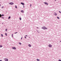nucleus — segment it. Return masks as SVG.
Wrapping results in <instances>:
<instances>
[{"label": "nucleus", "instance_id": "obj_36", "mask_svg": "<svg viewBox=\"0 0 61 61\" xmlns=\"http://www.w3.org/2000/svg\"><path fill=\"white\" fill-rule=\"evenodd\" d=\"M37 28H38V27H37Z\"/></svg>", "mask_w": 61, "mask_h": 61}, {"label": "nucleus", "instance_id": "obj_14", "mask_svg": "<svg viewBox=\"0 0 61 61\" xmlns=\"http://www.w3.org/2000/svg\"><path fill=\"white\" fill-rule=\"evenodd\" d=\"M1 36L2 37H3V35L2 34H1Z\"/></svg>", "mask_w": 61, "mask_h": 61}, {"label": "nucleus", "instance_id": "obj_4", "mask_svg": "<svg viewBox=\"0 0 61 61\" xmlns=\"http://www.w3.org/2000/svg\"><path fill=\"white\" fill-rule=\"evenodd\" d=\"M4 59L5 60V61H8V60L7 59Z\"/></svg>", "mask_w": 61, "mask_h": 61}, {"label": "nucleus", "instance_id": "obj_15", "mask_svg": "<svg viewBox=\"0 0 61 61\" xmlns=\"http://www.w3.org/2000/svg\"><path fill=\"white\" fill-rule=\"evenodd\" d=\"M3 46H2V45H0V47H2Z\"/></svg>", "mask_w": 61, "mask_h": 61}, {"label": "nucleus", "instance_id": "obj_32", "mask_svg": "<svg viewBox=\"0 0 61 61\" xmlns=\"http://www.w3.org/2000/svg\"><path fill=\"white\" fill-rule=\"evenodd\" d=\"M0 61H2V60H0Z\"/></svg>", "mask_w": 61, "mask_h": 61}, {"label": "nucleus", "instance_id": "obj_38", "mask_svg": "<svg viewBox=\"0 0 61 61\" xmlns=\"http://www.w3.org/2000/svg\"><path fill=\"white\" fill-rule=\"evenodd\" d=\"M2 24H3L4 23H2Z\"/></svg>", "mask_w": 61, "mask_h": 61}, {"label": "nucleus", "instance_id": "obj_31", "mask_svg": "<svg viewBox=\"0 0 61 61\" xmlns=\"http://www.w3.org/2000/svg\"><path fill=\"white\" fill-rule=\"evenodd\" d=\"M25 38H26V37L25 36Z\"/></svg>", "mask_w": 61, "mask_h": 61}, {"label": "nucleus", "instance_id": "obj_6", "mask_svg": "<svg viewBox=\"0 0 61 61\" xmlns=\"http://www.w3.org/2000/svg\"><path fill=\"white\" fill-rule=\"evenodd\" d=\"M21 4L22 5H25V4L24 3L22 2L21 3Z\"/></svg>", "mask_w": 61, "mask_h": 61}, {"label": "nucleus", "instance_id": "obj_19", "mask_svg": "<svg viewBox=\"0 0 61 61\" xmlns=\"http://www.w3.org/2000/svg\"><path fill=\"white\" fill-rule=\"evenodd\" d=\"M15 8H17V6H15Z\"/></svg>", "mask_w": 61, "mask_h": 61}, {"label": "nucleus", "instance_id": "obj_17", "mask_svg": "<svg viewBox=\"0 0 61 61\" xmlns=\"http://www.w3.org/2000/svg\"><path fill=\"white\" fill-rule=\"evenodd\" d=\"M1 16H4V14H2L1 15Z\"/></svg>", "mask_w": 61, "mask_h": 61}, {"label": "nucleus", "instance_id": "obj_29", "mask_svg": "<svg viewBox=\"0 0 61 61\" xmlns=\"http://www.w3.org/2000/svg\"><path fill=\"white\" fill-rule=\"evenodd\" d=\"M23 7L24 8L25 7V6H24V5H23Z\"/></svg>", "mask_w": 61, "mask_h": 61}, {"label": "nucleus", "instance_id": "obj_28", "mask_svg": "<svg viewBox=\"0 0 61 61\" xmlns=\"http://www.w3.org/2000/svg\"><path fill=\"white\" fill-rule=\"evenodd\" d=\"M4 8V6H3L2 7V8Z\"/></svg>", "mask_w": 61, "mask_h": 61}, {"label": "nucleus", "instance_id": "obj_20", "mask_svg": "<svg viewBox=\"0 0 61 61\" xmlns=\"http://www.w3.org/2000/svg\"><path fill=\"white\" fill-rule=\"evenodd\" d=\"M57 18L58 19H59V17H57Z\"/></svg>", "mask_w": 61, "mask_h": 61}, {"label": "nucleus", "instance_id": "obj_1", "mask_svg": "<svg viewBox=\"0 0 61 61\" xmlns=\"http://www.w3.org/2000/svg\"><path fill=\"white\" fill-rule=\"evenodd\" d=\"M42 29H47V28L45 26H43L42 27Z\"/></svg>", "mask_w": 61, "mask_h": 61}, {"label": "nucleus", "instance_id": "obj_5", "mask_svg": "<svg viewBox=\"0 0 61 61\" xmlns=\"http://www.w3.org/2000/svg\"><path fill=\"white\" fill-rule=\"evenodd\" d=\"M44 4H46V5H48V3L46 2H44Z\"/></svg>", "mask_w": 61, "mask_h": 61}, {"label": "nucleus", "instance_id": "obj_2", "mask_svg": "<svg viewBox=\"0 0 61 61\" xmlns=\"http://www.w3.org/2000/svg\"><path fill=\"white\" fill-rule=\"evenodd\" d=\"M49 47H51L52 46V45H51V44H49L48 45Z\"/></svg>", "mask_w": 61, "mask_h": 61}, {"label": "nucleus", "instance_id": "obj_24", "mask_svg": "<svg viewBox=\"0 0 61 61\" xmlns=\"http://www.w3.org/2000/svg\"><path fill=\"white\" fill-rule=\"evenodd\" d=\"M59 13H60L61 14V12H60V11H59Z\"/></svg>", "mask_w": 61, "mask_h": 61}, {"label": "nucleus", "instance_id": "obj_22", "mask_svg": "<svg viewBox=\"0 0 61 61\" xmlns=\"http://www.w3.org/2000/svg\"><path fill=\"white\" fill-rule=\"evenodd\" d=\"M5 35L7 36V34L6 33H5Z\"/></svg>", "mask_w": 61, "mask_h": 61}, {"label": "nucleus", "instance_id": "obj_23", "mask_svg": "<svg viewBox=\"0 0 61 61\" xmlns=\"http://www.w3.org/2000/svg\"><path fill=\"white\" fill-rule=\"evenodd\" d=\"M1 14H0V17H1Z\"/></svg>", "mask_w": 61, "mask_h": 61}, {"label": "nucleus", "instance_id": "obj_10", "mask_svg": "<svg viewBox=\"0 0 61 61\" xmlns=\"http://www.w3.org/2000/svg\"><path fill=\"white\" fill-rule=\"evenodd\" d=\"M29 47H31V45L30 44H29Z\"/></svg>", "mask_w": 61, "mask_h": 61}, {"label": "nucleus", "instance_id": "obj_37", "mask_svg": "<svg viewBox=\"0 0 61 61\" xmlns=\"http://www.w3.org/2000/svg\"><path fill=\"white\" fill-rule=\"evenodd\" d=\"M0 6H1V4H0Z\"/></svg>", "mask_w": 61, "mask_h": 61}, {"label": "nucleus", "instance_id": "obj_13", "mask_svg": "<svg viewBox=\"0 0 61 61\" xmlns=\"http://www.w3.org/2000/svg\"><path fill=\"white\" fill-rule=\"evenodd\" d=\"M20 20H21L22 19L21 18V17H20Z\"/></svg>", "mask_w": 61, "mask_h": 61}, {"label": "nucleus", "instance_id": "obj_9", "mask_svg": "<svg viewBox=\"0 0 61 61\" xmlns=\"http://www.w3.org/2000/svg\"><path fill=\"white\" fill-rule=\"evenodd\" d=\"M54 15H57V14H56V13H55V14H54Z\"/></svg>", "mask_w": 61, "mask_h": 61}, {"label": "nucleus", "instance_id": "obj_8", "mask_svg": "<svg viewBox=\"0 0 61 61\" xmlns=\"http://www.w3.org/2000/svg\"><path fill=\"white\" fill-rule=\"evenodd\" d=\"M21 12L22 13H24V11L23 10H21Z\"/></svg>", "mask_w": 61, "mask_h": 61}, {"label": "nucleus", "instance_id": "obj_18", "mask_svg": "<svg viewBox=\"0 0 61 61\" xmlns=\"http://www.w3.org/2000/svg\"><path fill=\"white\" fill-rule=\"evenodd\" d=\"M5 31H7V29H5Z\"/></svg>", "mask_w": 61, "mask_h": 61}, {"label": "nucleus", "instance_id": "obj_35", "mask_svg": "<svg viewBox=\"0 0 61 61\" xmlns=\"http://www.w3.org/2000/svg\"><path fill=\"white\" fill-rule=\"evenodd\" d=\"M22 39V37L21 38V39Z\"/></svg>", "mask_w": 61, "mask_h": 61}, {"label": "nucleus", "instance_id": "obj_30", "mask_svg": "<svg viewBox=\"0 0 61 61\" xmlns=\"http://www.w3.org/2000/svg\"><path fill=\"white\" fill-rule=\"evenodd\" d=\"M2 18H4L3 17H2Z\"/></svg>", "mask_w": 61, "mask_h": 61}, {"label": "nucleus", "instance_id": "obj_11", "mask_svg": "<svg viewBox=\"0 0 61 61\" xmlns=\"http://www.w3.org/2000/svg\"><path fill=\"white\" fill-rule=\"evenodd\" d=\"M37 61H40V60H39V59H37Z\"/></svg>", "mask_w": 61, "mask_h": 61}, {"label": "nucleus", "instance_id": "obj_21", "mask_svg": "<svg viewBox=\"0 0 61 61\" xmlns=\"http://www.w3.org/2000/svg\"><path fill=\"white\" fill-rule=\"evenodd\" d=\"M19 44H20V45H21V43H19Z\"/></svg>", "mask_w": 61, "mask_h": 61}, {"label": "nucleus", "instance_id": "obj_16", "mask_svg": "<svg viewBox=\"0 0 61 61\" xmlns=\"http://www.w3.org/2000/svg\"><path fill=\"white\" fill-rule=\"evenodd\" d=\"M12 37H13V34H12Z\"/></svg>", "mask_w": 61, "mask_h": 61}, {"label": "nucleus", "instance_id": "obj_26", "mask_svg": "<svg viewBox=\"0 0 61 61\" xmlns=\"http://www.w3.org/2000/svg\"><path fill=\"white\" fill-rule=\"evenodd\" d=\"M59 61H61V60H59Z\"/></svg>", "mask_w": 61, "mask_h": 61}, {"label": "nucleus", "instance_id": "obj_7", "mask_svg": "<svg viewBox=\"0 0 61 61\" xmlns=\"http://www.w3.org/2000/svg\"><path fill=\"white\" fill-rule=\"evenodd\" d=\"M12 49H16V48L15 47H13L12 48Z\"/></svg>", "mask_w": 61, "mask_h": 61}, {"label": "nucleus", "instance_id": "obj_34", "mask_svg": "<svg viewBox=\"0 0 61 61\" xmlns=\"http://www.w3.org/2000/svg\"><path fill=\"white\" fill-rule=\"evenodd\" d=\"M60 42H61V41H60Z\"/></svg>", "mask_w": 61, "mask_h": 61}, {"label": "nucleus", "instance_id": "obj_3", "mask_svg": "<svg viewBox=\"0 0 61 61\" xmlns=\"http://www.w3.org/2000/svg\"><path fill=\"white\" fill-rule=\"evenodd\" d=\"M9 4H10L11 5H12L14 4V3L13 2L10 3Z\"/></svg>", "mask_w": 61, "mask_h": 61}, {"label": "nucleus", "instance_id": "obj_27", "mask_svg": "<svg viewBox=\"0 0 61 61\" xmlns=\"http://www.w3.org/2000/svg\"><path fill=\"white\" fill-rule=\"evenodd\" d=\"M31 6H32V5L31 4L30 5V7H31Z\"/></svg>", "mask_w": 61, "mask_h": 61}, {"label": "nucleus", "instance_id": "obj_33", "mask_svg": "<svg viewBox=\"0 0 61 61\" xmlns=\"http://www.w3.org/2000/svg\"><path fill=\"white\" fill-rule=\"evenodd\" d=\"M27 36V35H26V36Z\"/></svg>", "mask_w": 61, "mask_h": 61}, {"label": "nucleus", "instance_id": "obj_25", "mask_svg": "<svg viewBox=\"0 0 61 61\" xmlns=\"http://www.w3.org/2000/svg\"><path fill=\"white\" fill-rule=\"evenodd\" d=\"M16 33H17V32H16L15 33V34H16Z\"/></svg>", "mask_w": 61, "mask_h": 61}, {"label": "nucleus", "instance_id": "obj_12", "mask_svg": "<svg viewBox=\"0 0 61 61\" xmlns=\"http://www.w3.org/2000/svg\"><path fill=\"white\" fill-rule=\"evenodd\" d=\"M10 18H11V17L9 16L8 18V19H9Z\"/></svg>", "mask_w": 61, "mask_h": 61}, {"label": "nucleus", "instance_id": "obj_39", "mask_svg": "<svg viewBox=\"0 0 61 61\" xmlns=\"http://www.w3.org/2000/svg\"><path fill=\"white\" fill-rule=\"evenodd\" d=\"M55 0V1H56V0Z\"/></svg>", "mask_w": 61, "mask_h": 61}]
</instances>
